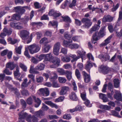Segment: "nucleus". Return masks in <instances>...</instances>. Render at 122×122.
Segmentation results:
<instances>
[{
  "mask_svg": "<svg viewBox=\"0 0 122 122\" xmlns=\"http://www.w3.org/2000/svg\"><path fill=\"white\" fill-rule=\"evenodd\" d=\"M28 48L30 53L31 54H33L38 52L40 50L41 47L38 45L33 44L29 46Z\"/></svg>",
  "mask_w": 122,
  "mask_h": 122,
  "instance_id": "obj_1",
  "label": "nucleus"
},
{
  "mask_svg": "<svg viewBox=\"0 0 122 122\" xmlns=\"http://www.w3.org/2000/svg\"><path fill=\"white\" fill-rule=\"evenodd\" d=\"M113 69L110 68L107 66L102 65L99 67V71L104 74H106L110 72L113 70Z\"/></svg>",
  "mask_w": 122,
  "mask_h": 122,
  "instance_id": "obj_2",
  "label": "nucleus"
},
{
  "mask_svg": "<svg viewBox=\"0 0 122 122\" xmlns=\"http://www.w3.org/2000/svg\"><path fill=\"white\" fill-rule=\"evenodd\" d=\"M29 33L26 30H22L20 31V36L23 40H26L29 38Z\"/></svg>",
  "mask_w": 122,
  "mask_h": 122,
  "instance_id": "obj_3",
  "label": "nucleus"
},
{
  "mask_svg": "<svg viewBox=\"0 0 122 122\" xmlns=\"http://www.w3.org/2000/svg\"><path fill=\"white\" fill-rule=\"evenodd\" d=\"M101 21L100 20H99L98 21V24H95L93 26L90 30V32L89 34L91 35L93 32L96 31L97 30H98L100 28V26L99 25L100 24Z\"/></svg>",
  "mask_w": 122,
  "mask_h": 122,
  "instance_id": "obj_4",
  "label": "nucleus"
},
{
  "mask_svg": "<svg viewBox=\"0 0 122 122\" xmlns=\"http://www.w3.org/2000/svg\"><path fill=\"white\" fill-rule=\"evenodd\" d=\"M10 25L12 28H15L17 29H23L22 24L20 22L14 23L11 22Z\"/></svg>",
  "mask_w": 122,
  "mask_h": 122,
  "instance_id": "obj_5",
  "label": "nucleus"
},
{
  "mask_svg": "<svg viewBox=\"0 0 122 122\" xmlns=\"http://www.w3.org/2000/svg\"><path fill=\"white\" fill-rule=\"evenodd\" d=\"M23 110L19 113V122H24V119L27 117V114L26 112H24Z\"/></svg>",
  "mask_w": 122,
  "mask_h": 122,
  "instance_id": "obj_6",
  "label": "nucleus"
},
{
  "mask_svg": "<svg viewBox=\"0 0 122 122\" xmlns=\"http://www.w3.org/2000/svg\"><path fill=\"white\" fill-rule=\"evenodd\" d=\"M69 86H63L61 88V89L59 92V94L60 95H65L67 93V92L69 91Z\"/></svg>",
  "mask_w": 122,
  "mask_h": 122,
  "instance_id": "obj_7",
  "label": "nucleus"
},
{
  "mask_svg": "<svg viewBox=\"0 0 122 122\" xmlns=\"http://www.w3.org/2000/svg\"><path fill=\"white\" fill-rule=\"evenodd\" d=\"M82 22L84 23L85 27L87 28H89L92 24V23L91 21V20L87 18H83L81 20Z\"/></svg>",
  "mask_w": 122,
  "mask_h": 122,
  "instance_id": "obj_8",
  "label": "nucleus"
},
{
  "mask_svg": "<svg viewBox=\"0 0 122 122\" xmlns=\"http://www.w3.org/2000/svg\"><path fill=\"white\" fill-rule=\"evenodd\" d=\"M40 94L41 95L47 97L49 94L48 90L47 88H41L39 89Z\"/></svg>",
  "mask_w": 122,
  "mask_h": 122,
  "instance_id": "obj_9",
  "label": "nucleus"
},
{
  "mask_svg": "<svg viewBox=\"0 0 122 122\" xmlns=\"http://www.w3.org/2000/svg\"><path fill=\"white\" fill-rule=\"evenodd\" d=\"M82 73L85 82L88 83L90 82L91 80L90 75L87 74L84 71H83L82 72Z\"/></svg>",
  "mask_w": 122,
  "mask_h": 122,
  "instance_id": "obj_10",
  "label": "nucleus"
},
{
  "mask_svg": "<svg viewBox=\"0 0 122 122\" xmlns=\"http://www.w3.org/2000/svg\"><path fill=\"white\" fill-rule=\"evenodd\" d=\"M115 93L116 94L114 95V98L118 100L122 101L121 94L120 92L119 91L116 90L115 91Z\"/></svg>",
  "mask_w": 122,
  "mask_h": 122,
  "instance_id": "obj_11",
  "label": "nucleus"
},
{
  "mask_svg": "<svg viewBox=\"0 0 122 122\" xmlns=\"http://www.w3.org/2000/svg\"><path fill=\"white\" fill-rule=\"evenodd\" d=\"M112 36L111 35L109 36L107 39L105 40L104 42L102 43L100 45V46H105L111 42V39L112 38Z\"/></svg>",
  "mask_w": 122,
  "mask_h": 122,
  "instance_id": "obj_12",
  "label": "nucleus"
},
{
  "mask_svg": "<svg viewBox=\"0 0 122 122\" xmlns=\"http://www.w3.org/2000/svg\"><path fill=\"white\" fill-rule=\"evenodd\" d=\"M113 20L112 17L109 15H107L104 16L103 19L102 21L103 22H110L112 21Z\"/></svg>",
  "mask_w": 122,
  "mask_h": 122,
  "instance_id": "obj_13",
  "label": "nucleus"
},
{
  "mask_svg": "<svg viewBox=\"0 0 122 122\" xmlns=\"http://www.w3.org/2000/svg\"><path fill=\"white\" fill-rule=\"evenodd\" d=\"M45 115V112L41 110H40L39 111L36 112L35 113V116L40 118L42 117Z\"/></svg>",
  "mask_w": 122,
  "mask_h": 122,
  "instance_id": "obj_14",
  "label": "nucleus"
},
{
  "mask_svg": "<svg viewBox=\"0 0 122 122\" xmlns=\"http://www.w3.org/2000/svg\"><path fill=\"white\" fill-rule=\"evenodd\" d=\"M3 31L7 35H9L12 34V30L10 28L5 27L3 29Z\"/></svg>",
  "mask_w": 122,
  "mask_h": 122,
  "instance_id": "obj_15",
  "label": "nucleus"
},
{
  "mask_svg": "<svg viewBox=\"0 0 122 122\" xmlns=\"http://www.w3.org/2000/svg\"><path fill=\"white\" fill-rule=\"evenodd\" d=\"M70 98L73 101H76L78 99L76 93L74 92H72L69 95Z\"/></svg>",
  "mask_w": 122,
  "mask_h": 122,
  "instance_id": "obj_16",
  "label": "nucleus"
},
{
  "mask_svg": "<svg viewBox=\"0 0 122 122\" xmlns=\"http://www.w3.org/2000/svg\"><path fill=\"white\" fill-rule=\"evenodd\" d=\"M99 97L100 98L102 99L104 102H106L109 101L106 95L105 94L101 93L99 94Z\"/></svg>",
  "mask_w": 122,
  "mask_h": 122,
  "instance_id": "obj_17",
  "label": "nucleus"
},
{
  "mask_svg": "<svg viewBox=\"0 0 122 122\" xmlns=\"http://www.w3.org/2000/svg\"><path fill=\"white\" fill-rule=\"evenodd\" d=\"M15 66V64L12 62L8 63L6 65V67L9 68L11 70H13Z\"/></svg>",
  "mask_w": 122,
  "mask_h": 122,
  "instance_id": "obj_18",
  "label": "nucleus"
},
{
  "mask_svg": "<svg viewBox=\"0 0 122 122\" xmlns=\"http://www.w3.org/2000/svg\"><path fill=\"white\" fill-rule=\"evenodd\" d=\"M72 42V40L69 41H67L66 40H64L63 41L62 45L65 47H69L70 48V46Z\"/></svg>",
  "mask_w": 122,
  "mask_h": 122,
  "instance_id": "obj_19",
  "label": "nucleus"
},
{
  "mask_svg": "<svg viewBox=\"0 0 122 122\" xmlns=\"http://www.w3.org/2000/svg\"><path fill=\"white\" fill-rule=\"evenodd\" d=\"M72 72L71 71L66 70L65 75L68 80L70 81L72 77Z\"/></svg>",
  "mask_w": 122,
  "mask_h": 122,
  "instance_id": "obj_20",
  "label": "nucleus"
},
{
  "mask_svg": "<svg viewBox=\"0 0 122 122\" xmlns=\"http://www.w3.org/2000/svg\"><path fill=\"white\" fill-rule=\"evenodd\" d=\"M45 102L46 104L50 106L52 108L55 107L56 109L58 108V106L56 105L53 103L51 101H46Z\"/></svg>",
  "mask_w": 122,
  "mask_h": 122,
  "instance_id": "obj_21",
  "label": "nucleus"
},
{
  "mask_svg": "<svg viewBox=\"0 0 122 122\" xmlns=\"http://www.w3.org/2000/svg\"><path fill=\"white\" fill-rule=\"evenodd\" d=\"M20 19V16L19 14H15L13 15L11 19L9 20L10 21L13 20H19Z\"/></svg>",
  "mask_w": 122,
  "mask_h": 122,
  "instance_id": "obj_22",
  "label": "nucleus"
},
{
  "mask_svg": "<svg viewBox=\"0 0 122 122\" xmlns=\"http://www.w3.org/2000/svg\"><path fill=\"white\" fill-rule=\"evenodd\" d=\"M100 37H102L105 35V27H102L99 32H98Z\"/></svg>",
  "mask_w": 122,
  "mask_h": 122,
  "instance_id": "obj_23",
  "label": "nucleus"
},
{
  "mask_svg": "<svg viewBox=\"0 0 122 122\" xmlns=\"http://www.w3.org/2000/svg\"><path fill=\"white\" fill-rule=\"evenodd\" d=\"M92 38L96 41L99 39L100 38V37L98 32H96L93 34L92 37Z\"/></svg>",
  "mask_w": 122,
  "mask_h": 122,
  "instance_id": "obj_24",
  "label": "nucleus"
},
{
  "mask_svg": "<svg viewBox=\"0 0 122 122\" xmlns=\"http://www.w3.org/2000/svg\"><path fill=\"white\" fill-rule=\"evenodd\" d=\"M51 47L50 45H45L42 49V51L44 53H47L48 52Z\"/></svg>",
  "mask_w": 122,
  "mask_h": 122,
  "instance_id": "obj_25",
  "label": "nucleus"
},
{
  "mask_svg": "<svg viewBox=\"0 0 122 122\" xmlns=\"http://www.w3.org/2000/svg\"><path fill=\"white\" fill-rule=\"evenodd\" d=\"M54 57L52 56V54L51 53L46 54V59L48 61H52Z\"/></svg>",
  "mask_w": 122,
  "mask_h": 122,
  "instance_id": "obj_26",
  "label": "nucleus"
},
{
  "mask_svg": "<svg viewBox=\"0 0 122 122\" xmlns=\"http://www.w3.org/2000/svg\"><path fill=\"white\" fill-rule=\"evenodd\" d=\"M92 66V63L90 61H88L87 62V64L85 68L88 72H89L90 69Z\"/></svg>",
  "mask_w": 122,
  "mask_h": 122,
  "instance_id": "obj_27",
  "label": "nucleus"
},
{
  "mask_svg": "<svg viewBox=\"0 0 122 122\" xmlns=\"http://www.w3.org/2000/svg\"><path fill=\"white\" fill-rule=\"evenodd\" d=\"M114 86V87L116 88L119 87L120 81L118 79H114L113 80Z\"/></svg>",
  "mask_w": 122,
  "mask_h": 122,
  "instance_id": "obj_28",
  "label": "nucleus"
},
{
  "mask_svg": "<svg viewBox=\"0 0 122 122\" xmlns=\"http://www.w3.org/2000/svg\"><path fill=\"white\" fill-rule=\"evenodd\" d=\"M45 66L44 64L41 63L36 67V69L39 71L43 70L44 69Z\"/></svg>",
  "mask_w": 122,
  "mask_h": 122,
  "instance_id": "obj_29",
  "label": "nucleus"
},
{
  "mask_svg": "<svg viewBox=\"0 0 122 122\" xmlns=\"http://www.w3.org/2000/svg\"><path fill=\"white\" fill-rule=\"evenodd\" d=\"M77 53L78 54V56H79L80 58L81 57L82 59H83L82 57L85 55L86 54V52L84 51H82V52H81L80 51H78L77 52Z\"/></svg>",
  "mask_w": 122,
  "mask_h": 122,
  "instance_id": "obj_30",
  "label": "nucleus"
},
{
  "mask_svg": "<svg viewBox=\"0 0 122 122\" xmlns=\"http://www.w3.org/2000/svg\"><path fill=\"white\" fill-rule=\"evenodd\" d=\"M75 74L77 79L79 80H80L81 75L78 69H76L75 71Z\"/></svg>",
  "mask_w": 122,
  "mask_h": 122,
  "instance_id": "obj_31",
  "label": "nucleus"
},
{
  "mask_svg": "<svg viewBox=\"0 0 122 122\" xmlns=\"http://www.w3.org/2000/svg\"><path fill=\"white\" fill-rule=\"evenodd\" d=\"M57 71L60 75H65L66 70H65L62 68H58L57 69Z\"/></svg>",
  "mask_w": 122,
  "mask_h": 122,
  "instance_id": "obj_32",
  "label": "nucleus"
},
{
  "mask_svg": "<svg viewBox=\"0 0 122 122\" xmlns=\"http://www.w3.org/2000/svg\"><path fill=\"white\" fill-rule=\"evenodd\" d=\"M52 62L53 64H56L58 65H59L60 63V59L57 57H55L54 59L52 61Z\"/></svg>",
  "mask_w": 122,
  "mask_h": 122,
  "instance_id": "obj_33",
  "label": "nucleus"
},
{
  "mask_svg": "<svg viewBox=\"0 0 122 122\" xmlns=\"http://www.w3.org/2000/svg\"><path fill=\"white\" fill-rule=\"evenodd\" d=\"M20 102L22 106V108L23 109L25 108L27 105L25 101L23 99H21L20 100Z\"/></svg>",
  "mask_w": 122,
  "mask_h": 122,
  "instance_id": "obj_34",
  "label": "nucleus"
},
{
  "mask_svg": "<svg viewBox=\"0 0 122 122\" xmlns=\"http://www.w3.org/2000/svg\"><path fill=\"white\" fill-rule=\"evenodd\" d=\"M61 59L62 61L63 62H69L70 60V58L67 56L65 57L62 56L61 57Z\"/></svg>",
  "mask_w": 122,
  "mask_h": 122,
  "instance_id": "obj_35",
  "label": "nucleus"
},
{
  "mask_svg": "<svg viewBox=\"0 0 122 122\" xmlns=\"http://www.w3.org/2000/svg\"><path fill=\"white\" fill-rule=\"evenodd\" d=\"M62 17L63 20L66 22L71 23V22L70 18L68 16H66L64 17L62 16Z\"/></svg>",
  "mask_w": 122,
  "mask_h": 122,
  "instance_id": "obj_36",
  "label": "nucleus"
},
{
  "mask_svg": "<svg viewBox=\"0 0 122 122\" xmlns=\"http://www.w3.org/2000/svg\"><path fill=\"white\" fill-rule=\"evenodd\" d=\"M53 74L54 76L49 78L50 80L51 81H54L57 78V76L56 73L53 72Z\"/></svg>",
  "mask_w": 122,
  "mask_h": 122,
  "instance_id": "obj_37",
  "label": "nucleus"
},
{
  "mask_svg": "<svg viewBox=\"0 0 122 122\" xmlns=\"http://www.w3.org/2000/svg\"><path fill=\"white\" fill-rule=\"evenodd\" d=\"M112 115L114 116L118 117L119 118L122 117L118 114V113L114 110H112L111 112Z\"/></svg>",
  "mask_w": 122,
  "mask_h": 122,
  "instance_id": "obj_38",
  "label": "nucleus"
},
{
  "mask_svg": "<svg viewBox=\"0 0 122 122\" xmlns=\"http://www.w3.org/2000/svg\"><path fill=\"white\" fill-rule=\"evenodd\" d=\"M19 68L18 66L16 67V70L14 72V74L15 76H19L20 75V74L19 71Z\"/></svg>",
  "mask_w": 122,
  "mask_h": 122,
  "instance_id": "obj_39",
  "label": "nucleus"
},
{
  "mask_svg": "<svg viewBox=\"0 0 122 122\" xmlns=\"http://www.w3.org/2000/svg\"><path fill=\"white\" fill-rule=\"evenodd\" d=\"M100 108L103 109L108 110L110 109V107L107 105H101L100 106Z\"/></svg>",
  "mask_w": 122,
  "mask_h": 122,
  "instance_id": "obj_40",
  "label": "nucleus"
},
{
  "mask_svg": "<svg viewBox=\"0 0 122 122\" xmlns=\"http://www.w3.org/2000/svg\"><path fill=\"white\" fill-rule=\"evenodd\" d=\"M27 81V79H25L24 80L21 85L22 88H23L24 87H26L28 86V84L26 83Z\"/></svg>",
  "mask_w": 122,
  "mask_h": 122,
  "instance_id": "obj_41",
  "label": "nucleus"
},
{
  "mask_svg": "<svg viewBox=\"0 0 122 122\" xmlns=\"http://www.w3.org/2000/svg\"><path fill=\"white\" fill-rule=\"evenodd\" d=\"M80 46V45H78L77 44H71L70 46V48L72 49H77Z\"/></svg>",
  "mask_w": 122,
  "mask_h": 122,
  "instance_id": "obj_42",
  "label": "nucleus"
},
{
  "mask_svg": "<svg viewBox=\"0 0 122 122\" xmlns=\"http://www.w3.org/2000/svg\"><path fill=\"white\" fill-rule=\"evenodd\" d=\"M58 80L59 82L61 83H64L67 80L65 78L62 77H59Z\"/></svg>",
  "mask_w": 122,
  "mask_h": 122,
  "instance_id": "obj_43",
  "label": "nucleus"
},
{
  "mask_svg": "<svg viewBox=\"0 0 122 122\" xmlns=\"http://www.w3.org/2000/svg\"><path fill=\"white\" fill-rule=\"evenodd\" d=\"M71 56L73 59L71 61V62H72L76 61L80 58L79 56H76L75 55H72Z\"/></svg>",
  "mask_w": 122,
  "mask_h": 122,
  "instance_id": "obj_44",
  "label": "nucleus"
},
{
  "mask_svg": "<svg viewBox=\"0 0 122 122\" xmlns=\"http://www.w3.org/2000/svg\"><path fill=\"white\" fill-rule=\"evenodd\" d=\"M22 47V46L21 45H20L18 48L16 47L15 49L16 53L20 54H21V51Z\"/></svg>",
  "mask_w": 122,
  "mask_h": 122,
  "instance_id": "obj_45",
  "label": "nucleus"
},
{
  "mask_svg": "<svg viewBox=\"0 0 122 122\" xmlns=\"http://www.w3.org/2000/svg\"><path fill=\"white\" fill-rule=\"evenodd\" d=\"M12 91L14 92V94L16 95L18 97H19L20 96V93L17 88H14Z\"/></svg>",
  "mask_w": 122,
  "mask_h": 122,
  "instance_id": "obj_46",
  "label": "nucleus"
},
{
  "mask_svg": "<svg viewBox=\"0 0 122 122\" xmlns=\"http://www.w3.org/2000/svg\"><path fill=\"white\" fill-rule=\"evenodd\" d=\"M19 66L24 71L26 72L27 71V67L24 64L20 63L19 64Z\"/></svg>",
  "mask_w": 122,
  "mask_h": 122,
  "instance_id": "obj_47",
  "label": "nucleus"
},
{
  "mask_svg": "<svg viewBox=\"0 0 122 122\" xmlns=\"http://www.w3.org/2000/svg\"><path fill=\"white\" fill-rule=\"evenodd\" d=\"M26 102L27 104L30 105H31L33 103L32 99L31 97H30L26 100Z\"/></svg>",
  "mask_w": 122,
  "mask_h": 122,
  "instance_id": "obj_48",
  "label": "nucleus"
},
{
  "mask_svg": "<svg viewBox=\"0 0 122 122\" xmlns=\"http://www.w3.org/2000/svg\"><path fill=\"white\" fill-rule=\"evenodd\" d=\"M60 48V42H57L55 43L53 49L59 50Z\"/></svg>",
  "mask_w": 122,
  "mask_h": 122,
  "instance_id": "obj_49",
  "label": "nucleus"
},
{
  "mask_svg": "<svg viewBox=\"0 0 122 122\" xmlns=\"http://www.w3.org/2000/svg\"><path fill=\"white\" fill-rule=\"evenodd\" d=\"M65 98L64 96H61L55 100V101L56 102H61L63 101Z\"/></svg>",
  "mask_w": 122,
  "mask_h": 122,
  "instance_id": "obj_50",
  "label": "nucleus"
},
{
  "mask_svg": "<svg viewBox=\"0 0 122 122\" xmlns=\"http://www.w3.org/2000/svg\"><path fill=\"white\" fill-rule=\"evenodd\" d=\"M29 20V18L28 17L25 16L21 20V21L23 23L25 24L27 23Z\"/></svg>",
  "mask_w": 122,
  "mask_h": 122,
  "instance_id": "obj_51",
  "label": "nucleus"
},
{
  "mask_svg": "<svg viewBox=\"0 0 122 122\" xmlns=\"http://www.w3.org/2000/svg\"><path fill=\"white\" fill-rule=\"evenodd\" d=\"M67 50L65 48L62 47L61 48L60 52L64 54H66L67 53Z\"/></svg>",
  "mask_w": 122,
  "mask_h": 122,
  "instance_id": "obj_52",
  "label": "nucleus"
},
{
  "mask_svg": "<svg viewBox=\"0 0 122 122\" xmlns=\"http://www.w3.org/2000/svg\"><path fill=\"white\" fill-rule=\"evenodd\" d=\"M64 36L65 39L69 40L71 37V35L69 34L68 32H66L64 33Z\"/></svg>",
  "mask_w": 122,
  "mask_h": 122,
  "instance_id": "obj_53",
  "label": "nucleus"
},
{
  "mask_svg": "<svg viewBox=\"0 0 122 122\" xmlns=\"http://www.w3.org/2000/svg\"><path fill=\"white\" fill-rule=\"evenodd\" d=\"M76 0H73L71 3L69 5V7L72 8L73 7H74L76 5Z\"/></svg>",
  "mask_w": 122,
  "mask_h": 122,
  "instance_id": "obj_54",
  "label": "nucleus"
},
{
  "mask_svg": "<svg viewBox=\"0 0 122 122\" xmlns=\"http://www.w3.org/2000/svg\"><path fill=\"white\" fill-rule=\"evenodd\" d=\"M84 103L85 105L88 107H91L92 105L90 103V102L89 100H87V99L85 100Z\"/></svg>",
  "mask_w": 122,
  "mask_h": 122,
  "instance_id": "obj_55",
  "label": "nucleus"
},
{
  "mask_svg": "<svg viewBox=\"0 0 122 122\" xmlns=\"http://www.w3.org/2000/svg\"><path fill=\"white\" fill-rule=\"evenodd\" d=\"M61 15V14L60 13H57L56 11L53 15L54 17L53 19H56L57 17H59Z\"/></svg>",
  "mask_w": 122,
  "mask_h": 122,
  "instance_id": "obj_56",
  "label": "nucleus"
},
{
  "mask_svg": "<svg viewBox=\"0 0 122 122\" xmlns=\"http://www.w3.org/2000/svg\"><path fill=\"white\" fill-rule=\"evenodd\" d=\"M49 25H51L52 26L56 25V27H57L58 25V23L57 21H54L52 22L50 21L49 23Z\"/></svg>",
  "mask_w": 122,
  "mask_h": 122,
  "instance_id": "obj_57",
  "label": "nucleus"
},
{
  "mask_svg": "<svg viewBox=\"0 0 122 122\" xmlns=\"http://www.w3.org/2000/svg\"><path fill=\"white\" fill-rule=\"evenodd\" d=\"M33 99L35 100L36 102L37 103L41 104V101L39 99L37 98H36V97L35 96H33Z\"/></svg>",
  "mask_w": 122,
  "mask_h": 122,
  "instance_id": "obj_58",
  "label": "nucleus"
},
{
  "mask_svg": "<svg viewBox=\"0 0 122 122\" xmlns=\"http://www.w3.org/2000/svg\"><path fill=\"white\" fill-rule=\"evenodd\" d=\"M21 92L23 95L27 96L29 95L28 91L26 90H23L21 91Z\"/></svg>",
  "mask_w": 122,
  "mask_h": 122,
  "instance_id": "obj_59",
  "label": "nucleus"
},
{
  "mask_svg": "<svg viewBox=\"0 0 122 122\" xmlns=\"http://www.w3.org/2000/svg\"><path fill=\"white\" fill-rule=\"evenodd\" d=\"M108 89L109 90L112 92H113V85L112 83H108Z\"/></svg>",
  "mask_w": 122,
  "mask_h": 122,
  "instance_id": "obj_60",
  "label": "nucleus"
},
{
  "mask_svg": "<svg viewBox=\"0 0 122 122\" xmlns=\"http://www.w3.org/2000/svg\"><path fill=\"white\" fill-rule=\"evenodd\" d=\"M5 85L9 88V90L12 91L15 88L13 87L12 85H10L8 83H6Z\"/></svg>",
  "mask_w": 122,
  "mask_h": 122,
  "instance_id": "obj_61",
  "label": "nucleus"
},
{
  "mask_svg": "<svg viewBox=\"0 0 122 122\" xmlns=\"http://www.w3.org/2000/svg\"><path fill=\"white\" fill-rule=\"evenodd\" d=\"M47 39L46 37H44L42 38L40 41V44H42L44 43H46L47 42Z\"/></svg>",
  "mask_w": 122,
  "mask_h": 122,
  "instance_id": "obj_62",
  "label": "nucleus"
},
{
  "mask_svg": "<svg viewBox=\"0 0 122 122\" xmlns=\"http://www.w3.org/2000/svg\"><path fill=\"white\" fill-rule=\"evenodd\" d=\"M63 118L64 119L69 120L71 118V117L70 114H65L64 115Z\"/></svg>",
  "mask_w": 122,
  "mask_h": 122,
  "instance_id": "obj_63",
  "label": "nucleus"
},
{
  "mask_svg": "<svg viewBox=\"0 0 122 122\" xmlns=\"http://www.w3.org/2000/svg\"><path fill=\"white\" fill-rule=\"evenodd\" d=\"M5 76V74L4 73L0 74V81L2 82L4 80Z\"/></svg>",
  "mask_w": 122,
  "mask_h": 122,
  "instance_id": "obj_64",
  "label": "nucleus"
}]
</instances>
